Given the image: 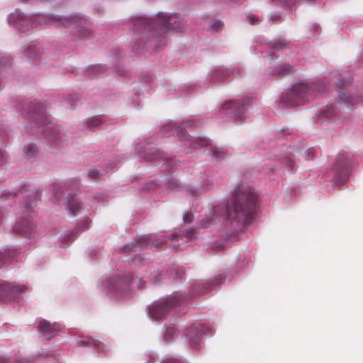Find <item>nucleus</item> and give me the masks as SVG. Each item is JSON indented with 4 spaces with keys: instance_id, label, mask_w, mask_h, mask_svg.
Wrapping results in <instances>:
<instances>
[{
    "instance_id": "412c9836",
    "label": "nucleus",
    "mask_w": 363,
    "mask_h": 363,
    "mask_svg": "<svg viewBox=\"0 0 363 363\" xmlns=\"http://www.w3.org/2000/svg\"><path fill=\"white\" fill-rule=\"evenodd\" d=\"M101 120L99 118H95L89 120L87 123V125L90 128L98 127L101 124Z\"/></svg>"
},
{
    "instance_id": "dca6fc26",
    "label": "nucleus",
    "mask_w": 363,
    "mask_h": 363,
    "mask_svg": "<svg viewBox=\"0 0 363 363\" xmlns=\"http://www.w3.org/2000/svg\"><path fill=\"white\" fill-rule=\"evenodd\" d=\"M209 141L207 138H199L194 140V141L189 143L188 145L194 149L206 147L208 145Z\"/></svg>"
},
{
    "instance_id": "a19ab883",
    "label": "nucleus",
    "mask_w": 363,
    "mask_h": 363,
    "mask_svg": "<svg viewBox=\"0 0 363 363\" xmlns=\"http://www.w3.org/2000/svg\"><path fill=\"white\" fill-rule=\"evenodd\" d=\"M172 333V330L171 329H169L167 331V335H168L169 333Z\"/></svg>"
},
{
    "instance_id": "cd10ccee",
    "label": "nucleus",
    "mask_w": 363,
    "mask_h": 363,
    "mask_svg": "<svg viewBox=\"0 0 363 363\" xmlns=\"http://www.w3.org/2000/svg\"><path fill=\"white\" fill-rule=\"evenodd\" d=\"M222 26H223V22L219 20L214 21L211 25L212 28L214 30H218Z\"/></svg>"
},
{
    "instance_id": "f3484780",
    "label": "nucleus",
    "mask_w": 363,
    "mask_h": 363,
    "mask_svg": "<svg viewBox=\"0 0 363 363\" xmlns=\"http://www.w3.org/2000/svg\"><path fill=\"white\" fill-rule=\"evenodd\" d=\"M68 207L72 216H75L79 208V203L77 198H72L68 201Z\"/></svg>"
},
{
    "instance_id": "37998d69",
    "label": "nucleus",
    "mask_w": 363,
    "mask_h": 363,
    "mask_svg": "<svg viewBox=\"0 0 363 363\" xmlns=\"http://www.w3.org/2000/svg\"><path fill=\"white\" fill-rule=\"evenodd\" d=\"M34 48H29L28 50H33Z\"/></svg>"
},
{
    "instance_id": "5701e85b",
    "label": "nucleus",
    "mask_w": 363,
    "mask_h": 363,
    "mask_svg": "<svg viewBox=\"0 0 363 363\" xmlns=\"http://www.w3.org/2000/svg\"><path fill=\"white\" fill-rule=\"evenodd\" d=\"M211 153L213 157L217 159L221 158L223 156V152L218 147H213L211 149Z\"/></svg>"
},
{
    "instance_id": "b1692460",
    "label": "nucleus",
    "mask_w": 363,
    "mask_h": 363,
    "mask_svg": "<svg viewBox=\"0 0 363 363\" xmlns=\"http://www.w3.org/2000/svg\"><path fill=\"white\" fill-rule=\"evenodd\" d=\"M286 47V43H275L273 45L272 50L270 52V53L274 54V50H282V49L285 48Z\"/></svg>"
},
{
    "instance_id": "1a4fd4ad",
    "label": "nucleus",
    "mask_w": 363,
    "mask_h": 363,
    "mask_svg": "<svg viewBox=\"0 0 363 363\" xmlns=\"http://www.w3.org/2000/svg\"><path fill=\"white\" fill-rule=\"evenodd\" d=\"M26 117L32 120V123L39 128L46 123V111L43 106L38 105L29 111Z\"/></svg>"
},
{
    "instance_id": "9b49d317",
    "label": "nucleus",
    "mask_w": 363,
    "mask_h": 363,
    "mask_svg": "<svg viewBox=\"0 0 363 363\" xmlns=\"http://www.w3.org/2000/svg\"><path fill=\"white\" fill-rule=\"evenodd\" d=\"M336 89H337V91L339 92V96L340 100L342 102L355 104L358 102V101L360 100L359 98H354L351 96H347V93L345 91V83L342 80H338L336 82Z\"/></svg>"
},
{
    "instance_id": "f8f14e48",
    "label": "nucleus",
    "mask_w": 363,
    "mask_h": 363,
    "mask_svg": "<svg viewBox=\"0 0 363 363\" xmlns=\"http://www.w3.org/2000/svg\"><path fill=\"white\" fill-rule=\"evenodd\" d=\"M244 103H237L234 101H229L223 104V109H230L231 113L235 118H241L242 114L245 112Z\"/></svg>"
},
{
    "instance_id": "e433bc0d",
    "label": "nucleus",
    "mask_w": 363,
    "mask_h": 363,
    "mask_svg": "<svg viewBox=\"0 0 363 363\" xmlns=\"http://www.w3.org/2000/svg\"><path fill=\"white\" fill-rule=\"evenodd\" d=\"M0 363H9V362L5 357H0Z\"/></svg>"
},
{
    "instance_id": "a211bd4d",
    "label": "nucleus",
    "mask_w": 363,
    "mask_h": 363,
    "mask_svg": "<svg viewBox=\"0 0 363 363\" xmlns=\"http://www.w3.org/2000/svg\"><path fill=\"white\" fill-rule=\"evenodd\" d=\"M164 129L172 131V135H179L180 134H184V128L181 126H177L175 123H171L164 126Z\"/></svg>"
},
{
    "instance_id": "4be33fe9",
    "label": "nucleus",
    "mask_w": 363,
    "mask_h": 363,
    "mask_svg": "<svg viewBox=\"0 0 363 363\" xmlns=\"http://www.w3.org/2000/svg\"><path fill=\"white\" fill-rule=\"evenodd\" d=\"M214 78L216 80L221 81L226 78V75H225V74H224L223 70L217 69L215 71Z\"/></svg>"
},
{
    "instance_id": "9d476101",
    "label": "nucleus",
    "mask_w": 363,
    "mask_h": 363,
    "mask_svg": "<svg viewBox=\"0 0 363 363\" xmlns=\"http://www.w3.org/2000/svg\"><path fill=\"white\" fill-rule=\"evenodd\" d=\"M33 230L31 218L29 215L25 216L21 220L18 221L13 227V231L17 234L28 235Z\"/></svg>"
},
{
    "instance_id": "0eeeda50",
    "label": "nucleus",
    "mask_w": 363,
    "mask_h": 363,
    "mask_svg": "<svg viewBox=\"0 0 363 363\" xmlns=\"http://www.w3.org/2000/svg\"><path fill=\"white\" fill-rule=\"evenodd\" d=\"M28 288L26 286L19 287L11 286L0 280V301L7 298L9 296L17 298L18 295L25 292Z\"/></svg>"
},
{
    "instance_id": "f03ea898",
    "label": "nucleus",
    "mask_w": 363,
    "mask_h": 363,
    "mask_svg": "<svg viewBox=\"0 0 363 363\" xmlns=\"http://www.w3.org/2000/svg\"><path fill=\"white\" fill-rule=\"evenodd\" d=\"M133 26L135 32L133 49L135 51L169 30L182 32L185 29V24L178 17L162 15L154 18L138 17L133 20Z\"/></svg>"
},
{
    "instance_id": "4468645a",
    "label": "nucleus",
    "mask_w": 363,
    "mask_h": 363,
    "mask_svg": "<svg viewBox=\"0 0 363 363\" xmlns=\"http://www.w3.org/2000/svg\"><path fill=\"white\" fill-rule=\"evenodd\" d=\"M268 73L271 75H286L294 72L293 67L288 63L281 64L275 68H269L267 70Z\"/></svg>"
},
{
    "instance_id": "bb28decb",
    "label": "nucleus",
    "mask_w": 363,
    "mask_h": 363,
    "mask_svg": "<svg viewBox=\"0 0 363 363\" xmlns=\"http://www.w3.org/2000/svg\"><path fill=\"white\" fill-rule=\"evenodd\" d=\"M182 236L186 238L188 240H190L194 236V231L192 230H189L186 231L184 234H183Z\"/></svg>"
},
{
    "instance_id": "ea45409f",
    "label": "nucleus",
    "mask_w": 363,
    "mask_h": 363,
    "mask_svg": "<svg viewBox=\"0 0 363 363\" xmlns=\"http://www.w3.org/2000/svg\"><path fill=\"white\" fill-rule=\"evenodd\" d=\"M55 194H56L57 198H58V199H60L62 196V195L60 192H56Z\"/></svg>"
},
{
    "instance_id": "79ce46f5",
    "label": "nucleus",
    "mask_w": 363,
    "mask_h": 363,
    "mask_svg": "<svg viewBox=\"0 0 363 363\" xmlns=\"http://www.w3.org/2000/svg\"><path fill=\"white\" fill-rule=\"evenodd\" d=\"M28 0H22L23 2H27Z\"/></svg>"
},
{
    "instance_id": "20e7f679",
    "label": "nucleus",
    "mask_w": 363,
    "mask_h": 363,
    "mask_svg": "<svg viewBox=\"0 0 363 363\" xmlns=\"http://www.w3.org/2000/svg\"><path fill=\"white\" fill-rule=\"evenodd\" d=\"M49 21L56 27H72L71 34L75 39H85L92 33L90 22L79 16L53 17Z\"/></svg>"
},
{
    "instance_id": "4c0bfd02",
    "label": "nucleus",
    "mask_w": 363,
    "mask_h": 363,
    "mask_svg": "<svg viewBox=\"0 0 363 363\" xmlns=\"http://www.w3.org/2000/svg\"><path fill=\"white\" fill-rule=\"evenodd\" d=\"M179 237H181V235H178V234H175V235H174V234H172V235H171L169 236V238H170L171 240H173V239L177 238H179Z\"/></svg>"
},
{
    "instance_id": "f704fd0d",
    "label": "nucleus",
    "mask_w": 363,
    "mask_h": 363,
    "mask_svg": "<svg viewBox=\"0 0 363 363\" xmlns=\"http://www.w3.org/2000/svg\"><path fill=\"white\" fill-rule=\"evenodd\" d=\"M223 281V277L221 276H220L218 278H216L214 281H213V284L215 285H217V284H219L220 283H221Z\"/></svg>"
},
{
    "instance_id": "7ed1b4c3",
    "label": "nucleus",
    "mask_w": 363,
    "mask_h": 363,
    "mask_svg": "<svg viewBox=\"0 0 363 363\" xmlns=\"http://www.w3.org/2000/svg\"><path fill=\"white\" fill-rule=\"evenodd\" d=\"M317 85L308 83H298L287 91L281 98L280 103L284 106H294L303 104L306 101H309L316 96L315 89Z\"/></svg>"
},
{
    "instance_id": "c756f323",
    "label": "nucleus",
    "mask_w": 363,
    "mask_h": 363,
    "mask_svg": "<svg viewBox=\"0 0 363 363\" xmlns=\"http://www.w3.org/2000/svg\"><path fill=\"white\" fill-rule=\"evenodd\" d=\"M35 197H32L30 198L27 202L25 204V208L26 209V212L27 213H29L30 209H31V207H32V202H33V199H35Z\"/></svg>"
},
{
    "instance_id": "a878e982",
    "label": "nucleus",
    "mask_w": 363,
    "mask_h": 363,
    "mask_svg": "<svg viewBox=\"0 0 363 363\" xmlns=\"http://www.w3.org/2000/svg\"><path fill=\"white\" fill-rule=\"evenodd\" d=\"M89 175L92 179H97L100 176V172L96 169L90 170L89 172Z\"/></svg>"
},
{
    "instance_id": "c9c22d12",
    "label": "nucleus",
    "mask_w": 363,
    "mask_h": 363,
    "mask_svg": "<svg viewBox=\"0 0 363 363\" xmlns=\"http://www.w3.org/2000/svg\"><path fill=\"white\" fill-rule=\"evenodd\" d=\"M286 164L290 167V168H293L294 167V162L292 160H286Z\"/></svg>"
},
{
    "instance_id": "7c9ffc66",
    "label": "nucleus",
    "mask_w": 363,
    "mask_h": 363,
    "mask_svg": "<svg viewBox=\"0 0 363 363\" xmlns=\"http://www.w3.org/2000/svg\"><path fill=\"white\" fill-rule=\"evenodd\" d=\"M162 363H182L180 360L175 358H169L164 360Z\"/></svg>"
},
{
    "instance_id": "393cba45",
    "label": "nucleus",
    "mask_w": 363,
    "mask_h": 363,
    "mask_svg": "<svg viewBox=\"0 0 363 363\" xmlns=\"http://www.w3.org/2000/svg\"><path fill=\"white\" fill-rule=\"evenodd\" d=\"M194 216L191 212L186 213L183 216V220L186 223H191L193 221Z\"/></svg>"
},
{
    "instance_id": "6ab92c4d",
    "label": "nucleus",
    "mask_w": 363,
    "mask_h": 363,
    "mask_svg": "<svg viewBox=\"0 0 363 363\" xmlns=\"http://www.w3.org/2000/svg\"><path fill=\"white\" fill-rule=\"evenodd\" d=\"M50 131L57 133L58 132V129L57 127L48 123V124H46V127L45 129V135L49 140H55L57 139V137L55 135H51L50 134Z\"/></svg>"
},
{
    "instance_id": "58836bf2",
    "label": "nucleus",
    "mask_w": 363,
    "mask_h": 363,
    "mask_svg": "<svg viewBox=\"0 0 363 363\" xmlns=\"http://www.w3.org/2000/svg\"><path fill=\"white\" fill-rule=\"evenodd\" d=\"M163 244H164V241L162 240L161 242L156 241L154 245L155 246H159V245H162Z\"/></svg>"
},
{
    "instance_id": "2f4dec72",
    "label": "nucleus",
    "mask_w": 363,
    "mask_h": 363,
    "mask_svg": "<svg viewBox=\"0 0 363 363\" xmlns=\"http://www.w3.org/2000/svg\"><path fill=\"white\" fill-rule=\"evenodd\" d=\"M249 20L252 24H255L258 22V18L255 15H250L248 16Z\"/></svg>"
},
{
    "instance_id": "6e6552de",
    "label": "nucleus",
    "mask_w": 363,
    "mask_h": 363,
    "mask_svg": "<svg viewBox=\"0 0 363 363\" xmlns=\"http://www.w3.org/2000/svg\"><path fill=\"white\" fill-rule=\"evenodd\" d=\"M61 328L57 323H50L47 320H43L39 323L38 331L45 339L50 340L57 335Z\"/></svg>"
},
{
    "instance_id": "f257e3e1",
    "label": "nucleus",
    "mask_w": 363,
    "mask_h": 363,
    "mask_svg": "<svg viewBox=\"0 0 363 363\" xmlns=\"http://www.w3.org/2000/svg\"><path fill=\"white\" fill-rule=\"evenodd\" d=\"M257 203V196L252 187L241 185L233 193L225 207L220 206L213 208V216L201 220V226L208 228L216 220L228 219L240 225H245L254 218Z\"/></svg>"
},
{
    "instance_id": "72a5a7b5",
    "label": "nucleus",
    "mask_w": 363,
    "mask_h": 363,
    "mask_svg": "<svg viewBox=\"0 0 363 363\" xmlns=\"http://www.w3.org/2000/svg\"><path fill=\"white\" fill-rule=\"evenodd\" d=\"M6 161V156L5 155L0 152V165L3 164Z\"/></svg>"
},
{
    "instance_id": "2eb2a0df",
    "label": "nucleus",
    "mask_w": 363,
    "mask_h": 363,
    "mask_svg": "<svg viewBox=\"0 0 363 363\" xmlns=\"http://www.w3.org/2000/svg\"><path fill=\"white\" fill-rule=\"evenodd\" d=\"M350 160V154H342L337 159L334 169L339 172H343L348 168Z\"/></svg>"
},
{
    "instance_id": "c85d7f7f",
    "label": "nucleus",
    "mask_w": 363,
    "mask_h": 363,
    "mask_svg": "<svg viewBox=\"0 0 363 363\" xmlns=\"http://www.w3.org/2000/svg\"><path fill=\"white\" fill-rule=\"evenodd\" d=\"M36 360L35 357H30L19 360V363H33Z\"/></svg>"
},
{
    "instance_id": "ddd939ff",
    "label": "nucleus",
    "mask_w": 363,
    "mask_h": 363,
    "mask_svg": "<svg viewBox=\"0 0 363 363\" xmlns=\"http://www.w3.org/2000/svg\"><path fill=\"white\" fill-rule=\"evenodd\" d=\"M149 245L148 238L145 236L138 238L135 242L123 247V252L136 251L138 249L145 248Z\"/></svg>"
},
{
    "instance_id": "39448f33",
    "label": "nucleus",
    "mask_w": 363,
    "mask_h": 363,
    "mask_svg": "<svg viewBox=\"0 0 363 363\" xmlns=\"http://www.w3.org/2000/svg\"><path fill=\"white\" fill-rule=\"evenodd\" d=\"M186 299L180 294H174L150 307V318H163L169 314V311L181 304Z\"/></svg>"
},
{
    "instance_id": "aec40b11",
    "label": "nucleus",
    "mask_w": 363,
    "mask_h": 363,
    "mask_svg": "<svg viewBox=\"0 0 363 363\" xmlns=\"http://www.w3.org/2000/svg\"><path fill=\"white\" fill-rule=\"evenodd\" d=\"M25 153L28 158L33 157L36 153V146L34 144H29L25 147Z\"/></svg>"
},
{
    "instance_id": "423d86ee",
    "label": "nucleus",
    "mask_w": 363,
    "mask_h": 363,
    "mask_svg": "<svg viewBox=\"0 0 363 363\" xmlns=\"http://www.w3.org/2000/svg\"><path fill=\"white\" fill-rule=\"evenodd\" d=\"M10 19L16 29L25 32L30 28L37 27L38 25L42 24L44 18L39 15L28 16L19 11H16L12 13Z\"/></svg>"
},
{
    "instance_id": "473e14b6",
    "label": "nucleus",
    "mask_w": 363,
    "mask_h": 363,
    "mask_svg": "<svg viewBox=\"0 0 363 363\" xmlns=\"http://www.w3.org/2000/svg\"><path fill=\"white\" fill-rule=\"evenodd\" d=\"M6 256L3 253L0 252V266L4 264L6 262Z\"/></svg>"
}]
</instances>
